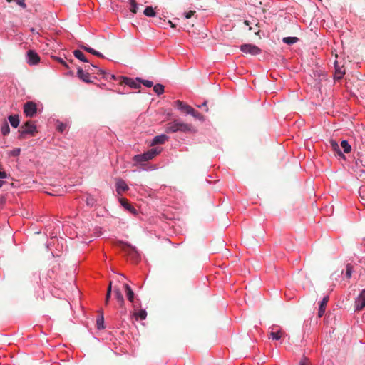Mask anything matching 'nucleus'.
<instances>
[{"label": "nucleus", "instance_id": "1", "mask_svg": "<svg viewBox=\"0 0 365 365\" xmlns=\"http://www.w3.org/2000/svg\"><path fill=\"white\" fill-rule=\"evenodd\" d=\"M162 149L159 148H153L148 151L143 153V154H138L133 157V161L135 164H139L142 166V170H153L155 167L150 165L148 168H145L143 166L145 165V162L152 160L159 153H160Z\"/></svg>", "mask_w": 365, "mask_h": 365}, {"label": "nucleus", "instance_id": "2", "mask_svg": "<svg viewBox=\"0 0 365 365\" xmlns=\"http://www.w3.org/2000/svg\"><path fill=\"white\" fill-rule=\"evenodd\" d=\"M192 130V125L185 123L180 120H175L165 125V131L167 133H173L177 132L187 133Z\"/></svg>", "mask_w": 365, "mask_h": 365}, {"label": "nucleus", "instance_id": "3", "mask_svg": "<svg viewBox=\"0 0 365 365\" xmlns=\"http://www.w3.org/2000/svg\"><path fill=\"white\" fill-rule=\"evenodd\" d=\"M37 133V128L36 124L31 120H27L19 130V140L26 139L28 135L34 136Z\"/></svg>", "mask_w": 365, "mask_h": 365}, {"label": "nucleus", "instance_id": "4", "mask_svg": "<svg viewBox=\"0 0 365 365\" xmlns=\"http://www.w3.org/2000/svg\"><path fill=\"white\" fill-rule=\"evenodd\" d=\"M91 66L96 69V73H95L97 75L101 76L102 78L108 81H119V83L120 82V79L119 78V76H116L114 74H111L108 72H107L106 70L98 68L96 65L91 63Z\"/></svg>", "mask_w": 365, "mask_h": 365}, {"label": "nucleus", "instance_id": "5", "mask_svg": "<svg viewBox=\"0 0 365 365\" xmlns=\"http://www.w3.org/2000/svg\"><path fill=\"white\" fill-rule=\"evenodd\" d=\"M240 51L246 54L256 56L261 53L262 50L257 46L250 43H245L240 46Z\"/></svg>", "mask_w": 365, "mask_h": 365}, {"label": "nucleus", "instance_id": "6", "mask_svg": "<svg viewBox=\"0 0 365 365\" xmlns=\"http://www.w3.org/2000/svg\"><path fill=\"white\" fill-rule=\"evenodd\" d=\"M24 113L26 117H34L37 113L36 104L33 101L26 102L24 105Z\"/></svg>", "mask_w": 365, "mask_h": 365}, {"label": "nucleus", "instance_id": "7", "mask_svg": "<svg viewBox=\"0 0 365 365\" xmlns=\"http://www.w3.org/2000/svg\"><path fill=\"white\" fill-rule=\"evenodd\" d=\"M119 78L120 79V84H125L132 88H140V78H136L135 79H133L129 77L120 76Z\"/></svg>", "mask_w": 365, "mask_h": 365}, {"label": "nucleus", "instance_id": "8", "mask_svg": "<svg viewBox=\"0 0 365 365\" xmlns=\"http://www.w3.org/2000/svg\"><path fill=\"white\" fill-rule=\"evenodd\" d=\"M365 308V289H363L354 301V311L359 312Z\"/></svg>", "mask_w": 365, "mask_h": 365}, {"label": "nucleus", "instance_id": "9", "mask_svg": "<svg viewBox=\"0 0 365 365\" xmlns=\"http://www.w3.org/2000/svg\"><path fill=\"white\" fill-rule=\"evenodd\" d=\"M39 55L34 50H29L26 53V62L30 66H35L40 62Z\"/></svg>", "mask_w": 365, "mask_h": 365}, {"label": "nucleus", "instance_id": "10", "mask_svg": "<svg viewBox=\"0 0 365 365\" xmlns=\"http://www.w3.org/2000/svg\"><path fill=\"white\" fill-rule=\"evenodd\" d=\"M175 106L181 110L182 112L190 115L194 113V108L184 103L182 101L180 100H177L175 101Z\"/></svg>", "mask_w": 365, "mask_h": 365}, {"label": "nucleus", "instance_id": "11", "mask_svg": "<svg viewBox=\"0 0 365 365\" xmlns=\"http://www.w3.org/2000/svg\"><path fill=\"white\" fill-rule=\"evenodd\" d=\"M116 192L118 195H121L123 192L128 190L129 187L125 180L123 179L117 180L115 182Z\"/></svg>", "mask_w": 365, "mask_h": 365}, {"label": "nucleus", "instance_id": "12", "mask_svg": "<svg viewBox=\"0 0 365 365\" xmlns=\"http://www.w3.org/2000/svg\"><path fill=\"white\" fill-rule=\"evenodd\" d=\"M120 203L126 210L133 214V215H136L138 214L137 210L130 205L126 200L123 198L119 199Z\"/></svg>", "mask_w": 365, "mask_h": 365}, {"label": "nucleus", "instance_id": "13", "mask_svg": "<svg viewBox=\"0 0 365 365\" xmlns=\"http://www.w3.org/2000/svg\"><path fill=\"white\" fill-rule=\"evenodd\" d=\"M78 77L86 83H92L89 73L84 71L82 68H78L77 71Z\"/></svg>", "mask_w": 365, "mask_h": 365}, {"label": "nucleus", "instance_id": "14", "mask_svg": "<svg viewBox=\"0 0 365 365\" xmlns=\"http://www.w3.org/2000/svg\"><path fill=\"white\" fill-rule=\"evenodd\" d=\"M169 137L165 134H161L160 135L155 136L152 140L151 145H155L158 144H164L166 141H168Z\"/></svg>", "mask_w": 365, "mask_h": 365}, {"label": "nucleus", "instance_id": "15", "mask_svg": "<svg viewBox=\"0 0 365 365\" xmlns=\"http://www.w3.org/2000/svg\"><path fill=\"white\" fill-rule=\"evenodd\" d=\"M329 299V297L328 295H327L320 302L319 307V310H318V317H322L324 315V314L325 312V309H326V305H327Z\"/></svg>", "mask_w": 365, "mask_h": 365}, {"label": "nucleus", "instance_id": "16", "mask_svg": "<svg viewBox=\"0 0 365 365\" xmlns=\"http://www.w3.org/2000/svg\"><path fill=\"white\" fill-rule=\"evenodd\" d=\"M334 68H335V74L334 78L336 80H340L343 78L345 74V71L342 69L338 64V62L335 61L334 62Z\"/></svg>", "mask_w": 365, "mask_h": 365}, {"label": "nucleus", "instance_id": "17", "mask_svg": "<svg viewBox=\"0 0 365 365\" xmlns=\"http://www.w3.org/2000/svg\"><path fill=\"white\" fill-rule=\"evenodd\" d=\"M114 294L117 302H118L120 307H123L125 304V300L122 293L118 288L114 287Z\"/></svg>", "mask_w": 365, "mask_h": 365}, {"label": "nucleus", "instance_id": "18", "mask_svg": "<svg viewBox=\"0 0 365 365\" xmlns=\"http://www.w3.org/2000/svg\"><path fill=\"white\" fill-rule=\"evenodd\" d=\"M79 46H80V48L81 49H83V50H84V51H87V52H88V53H91L93 55H94V56H96L100 57V58H104V56L101 53L94 50L93 48H91L88 46H86V45H84V44H81Z\"/></svg>", "mask_w": 365, "mask_h": 365}, {"label": "nucleus", "instance_id": "19", "mask_svg": "<svg viewBox=\"0 0 365 365\" xmlns=\"http://www.w3.org/2000/svg\"><path fill=\"white\" fill-rule=\"evenodd\" d=\"M123 287L125 288L128 299L130 302L133 303L135 294H134V292L132 290L131 287L128 284H125V283L123 284Z\"/></svg>", "mask_w": 365, "mask_h": 365}, {"label": "nucleus", "instance_id": "20", "mask_svg": "<svg viewBox=\"0 0 365 365\" xmlns=\"http://www.w3.org/2000/svg\"><path fill=\"white\" fill-rule=\"evenodd\" d=\"M8 120L13 128H16L19 125L20 119L18 115H11Z\"/></svg>", "mask_w": 365, "mask_h": 365}, {"label": "nucleus", "instance_id": "21", "mask_svg": "<svg viewBox=\"0 0 365 365\" xmlns=\"http://www.w3.org/2000/svg\"><path fill=\"white\" fill-rule=\"evenodd\" d=\"M86 203L88 206L93 207L96 205L97 200L93 195L88 194L86 197Z\"/></svg>", "mask_w": 365, "mask_h": 365}, {"label": "nucleus", "instance_id": "22", "mask_svg": "<svg viewBox=\"0 0 365 365\" xmlns=\"http://www.w3.org/2000/svg\"><path fill=\"white\" fill-rule=\"evenodd\" d=\"M134 316L136 320H144L146 319L147 312L145 309H140L138 312H134Z\"/></svg>", "mask_w": 365, "mask_h": 365}, {"label": "nucleus", "instance_id": "23", "mask_svg": "<svg viewBox=\"0 0 365 365\" xmlns=\"http://www.w3.org/2000/svg\"><path fill=\"white\" fill-rule=\"evenodd\" d=\"M73 55L77 59L83 62H88V60L86 58L83 53L80 50H75L73 51Z\"/></svg>", "mask_w": 365, "mask_h": 365}, {"label": "nucleus", "instance_id": "24", "mask_svg": "<svg viewBox=\"0 0 365 365\" xmlns=\"http://www.w3.org/2000/svg\"><path fill=\"white\" fill-rule=\"evenodd\" d=\"M153 91L158 96H160L164 93L165 87L163 84L157 83L153 86Z\"/></svg>", "mask_w": 365, "mask_h": 365}, {"label": "nucleus", "instance_id": "25", "mask_svg": "<svg viewBox=\"0 0 365 365\" xmlns=\"http://www.w3.org/2000/svg\"><path fill=\"white\" fill-rule=\"evenodd\" d=\"M299 38L297 37H284L282 38V42L287 45H292L298 42Z\"/></svg>", "mask_w": 365, "mask_h": 365}, {"label": "nucleus", "instance_id": "26", "mask_svg": "<svg viewBox=\"0 0 365 365\" xmlns=\"http://www.w3.org/2000/svg\"><path fill=\"white\" fill-rule=\"evenodd\" d=\"M330 143H331V148L336 152V153L338 155H339V156H343L344 157V155L341 153V151L340 150V148H339V145H338V143L336 141H334V140H331L330 142Z\"/></svg>", "mask_w": 365, "mask_h": 365}, {"label": "nucleus", "instance_id": "27", "mask_svg": "<svg viewBox=\"0 0 365 365\" xmlns=\"http://www.w3.org/2000/svg\"><path fill=\"white\" fill-rule=\"evenodd\" d=\"M143 14L149 17H154L156 16V13L152 6H146L143 11Z\"/></svg>", "mask_w": 365, "mask_h": 365}, {"label": "nucleus", "instance_id": "28", "mask_svg": "<svg viewBox=\"0 0 365 365\" xmlns=\"http://www.w3.org/2000/svg\"><path fill=\"white\" fill-rule=\"evenodd\" d=\"M1 132L3 135L6 136L10 133V128L7 122H4L1 127Z\"/></svg>", "mask_w": 365, "mask_h": 365}, {"label": "nucleus", "instance_id": "29", "mask_svg": "<svg viewBox=\"0 0 365 365\" xmlns=\"http://www.w3.org/2000/svg\"><path fill=\"white\" fill-rule=\"evenodd\" d=\"M341 146L345 153H349L351 150V147L346 140H343L341 142Z\"/></svg>", "mask_w": 365, "mask_h": 365}, {"label": "nucleus", "instance_id": "30", "mask_svg": "<svg viewBox=\"0 0 365 365\" xmlns=\"http://www.w3.org/2000/svg\"><path fill=\"white\" fill-rule=\"evenodd\" d=\"M130 4V11L133 13L136 14L138 9V4L136 3L135 0H128Z\"/></svg>", "mask_w": 365, "mask_h": 365}, {"label": "nucleus", "instance_id": "31", "mask_svg": "<svg viewBox=\"0 0 365 365\" xmlns=\"http://www.w3.org/2000/svg\"><path fill=\"white\" fill-rule=\"evenodd\" d=\"M96 327L98 330L104 329V318L103 315H101L96 319Z\"/></svg>", "mask_w": 365, "mask_h": 365}, {"label": "nucleus", "instance_id": "32", "mask_svg": "<svg viewBox=\"0 0 365 365\" xmlns=\"http://www.w3.org/2000/svg\"><path fill=\"white\" fill-rule=\"evenodd\" d=\"M353 273V266L351 264H348L346 267L345 277L350 279Z\"/></svg>", "mask_w": 365, "mask_h": 365}, {"label": "nucleus", "instance_id": "33", "mask_svg": "<svg viewBox=\"0 0 365 365\" xmlns=\"http://www.w3.org/2000/svg\"><path fill=\"white\" fill-rule=\"evenodd\" d=\"M282 331L280 330L277 331H272L270 333V337L274 340H279L282 337Z\"/></svg>", "mask_w": 365, "mask_h": 365}, {"label": "nucleus", "instance_id": "34", "mask_svg": "<svg viewBox=\"0 0 365 365\" xmlns=\"http://www.w3.org/2000/svg\"><path fill=\"white\" fill-rule=\"evenodd\" d=\"M66 128H67V125L66 123L58 122L56 129L60 133H63L66 130Z\"/></svg>", "mask_w": 365, "mask_h": 365}, {"label": "nucleus", "instance_id": "35", "mask_svg": "<svg viewBox=\"0 0 365 365\" xmlns=\"http://www.w3.org/2000/svg\"><path fill=\"white\" fill-rule=\"evenodd\" d=\"M111 292H112V283L110 282L109 283V286H108V291H107L106 296V304L108 303V301H109L110 295H111Z\"/></svg>", "mask_w": 365, "mask_h": 365}, {"label": "nucleus", "instance_id": "36", "mask_svg": "<svg viewBox=\"0 0 365 365\" xmlns=\"http://www.w3.org/2000/svg\"><path fill=\"white\" fill-rule=\"evenodd\" d=\"M140 83H141L143 85H144L145 87L150 88L153 86V83L151 81L149 80H143L140 78Z\"/></svg>", "mask_w": 365, "mask_h": 365}, {"label": "nucleus", "instance_id": "37", "mask_svg": "<svg viewBox=\"0 0 365 365\" xmlns=\"http://www.w3.org/2000/svg\"><path fill=\"white\" fill-rule=\"evenodd\" d=\"M20 153H21V149L19 148H16L9 152V155L11 156H14V157H16L20 155Z\"/></svg>", "mask_w": 365, "mask_h": 365}, {"label": "nucleus", "instance_id": "38", "mask_svg": "<svg viewBox=\"0 0 365 365\" xmlns=\"http://www.w3.org/2000/svg\"><path fill=\"white\" fill-rule=\"evenodd\" d=\"M190 115L193 116L196 119L203 120L202 115L200 114V113H198L197 111H196L195 109H194V113L190 114Z\"/></svg>", "mask_w": 365, "mask_h": 365}, {"label": "nucleus", "instance_id": "39", "mask_svg": "<svg viewBox=\"0 0 365 365\" xmlns=\"http://www.w3.org/2000/svg\"><path fill=\"white\" fill-rule=\"evenodd\" d=\"M299 365H309V360L305 356H303L302 359L300 360Z\"/></svg>", "mask_w": 365, "mask_h": 365}, {"label": "nucleus", "instance_id": "40", "mask_svg": "<svg viewBox=\"0 0 365 365\" xmlns=\"http://www.w3.org/2000/svg\"><path fill=\"white\" fill-rule=\"evenodd\" d=\"M207 102L205 101L201 105H197V106L200 108H204L206 112L208 111Z\"/></svg>", "mask_w": 365, "mask_h": 365}, {"label": "nucleus", "instance_id": "41", "mask_svg": "<svg viewBox=\"0 0 365 365\" xmlns=\"http://www.w3.org/2000/svg\"><path fill=\"white\" fill-rule=\"evenodd\" d=\"M195 13V11H189L187 12H185L184 15L186 19H190L194 15Z\"/></svg>", "mask_w": 365, "mask_h": 365}, {"label": "nucleus", "instance_id": "42", "mask_svg": "<svg viewBox=\"0 0 365 365\" xmlns=\"http://www.w3.org/2000/svg\"><path fill=\"white\" fill-rule=\"evenodd\" d=\"M56 60H57V61H58L61 64H62L64 67H66V68H68V64L66 63V62L63 58H60V57H57V58H56Z\"/></svg>", "mask_w": 365, "mask_h": 365}, {"label": "nucleus", "instance_id": "43", "mask_svg": "<svg viewBox=\"0 0 365 365\" xmlns=\"http://www.w3.org/2000/svg\"><path fill=\"white\" fill-rule=\"evenodd\" d=\"M6 178H7L6 173L0 168V179H6Z\"/></svg>", "mask_w": 365, "mask_h": 365}, {"label": "nucleus", "instance_id": "44", "mask_svg": "<svg viewBox=\"0 0 365 365\" xmlns=\"http://www.w3.org/2000/svg\"><path fill=\"white\" fill-rule=\"evenodd\" d=\"M30 31H31V32H32V33H33V34H34L40 35L39 32H38V31H37L36 30V29H34V28H33V27L30 29Z\"/></svg>", "mask_w": 365, "mask_h": 365}, {"label": "nucleus", "instance_id": "45", "mask_svg": "<svg viewBox=\"0 0 365 365\" xmlns=\"http://www.w3.org/2000/svg\"><path fill=\"white\" fill-rule=\"evenodd\" d=\"M246 25H249V21L247 20H245L244 22Z\"/></svg>", "mask_w": 365, "mask_h": 365}, {"label": "nucleus", "instance_id": "46", "mask_svg": "<svg viewBox=\"0 0 365 365\" xmlns=\"http://www.w3.org/2000/svg\"><path fill=\"white\" fill-rule=\"evenodd\" d=\"M120 277L121 279H125V277L124 275H123V274H122V275H120Z\"/></svg>", "mask_w": 365, "mask_h": 365}, {"label": "nucleus", "instance_id": "47", "mask_svg": "<svg viewBox=\"0 0 365 365\" xmlns=\"http://www.w3.org/2000/svg\"><path fill=\"white\" fill-rule=\"evenodd\" d=\"M3 185V182L0 180V187H2Z\"/></svg>", "mask_w": 365, "mask_h": 365}, {"label": "nucleus", "instance_id": "48", "mask_svg": "<svg viewBox=\"0 0 365 365\" xmlns=\"http://www.w3.org/2000/svg\"><path fill=\"white\" fill-rule=\"evenodd\" d=\"M364 245H365V238L364 239Z\"/></svg>", "mask_w": 365, "mask_h": 365}]
</instances>
